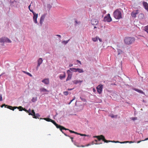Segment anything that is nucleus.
I'll return each instance as SVG.
<instances>
[{"label": "nucleus", "mask_w": 148, "mask_h": 148, "mask_svg": "<svg viewBox=\"0 0 148 148\" xmlns=\"http://www.w3.org/2000/svg\"><path fill=\"white\" fill-rule=\"evenodd\" d=\"M135 40V38L134 37H127L125 38L124 42L125 44L130 45L134 42Z\"/></svg>", "instance_id": "f257e3e1"}, {"label": "nucleus", "mask_w": 148, "mask_h": 148, "mask_svg": "<svg viewBox=\"0 0 148 148\" xmlns=\"http://www.w3.org/2000/svg\"><path fill=\"white\" fill-rule=\"evenodd\" d=\"M114 17L116 19H119L122 18L121 12L118 9L116 10L113 13Z\"/></svg>", "instance_id": "f03ea898"}, {"label": "nucleus", "mask_w": 148, "mask_h": 148, "mask_svg": "<svg viewBox=\"0 0 148 148\" xmlns=\"http://www.w3.org/2000/svg\"><path fill=\"white\" fill-rule=\"evenodd\" d=\"M0 42L1 43H4L5 42L11 43V41L8 38L4 37L0 39Z\"/></svg>", "instance_id": "7ed1b4c3"}, {"label": "nucleus", "mask_w": 148, "mask_h": 148, "mask_svg": "<svg viewBox=\"0 0 148 148\" xmlns=\"http://www.w3.org/2000/svg\"><path fill=\"white\" fill-rule=\"evenodd\" d=\"M112 19L110 16V14H108L107 15L104 17L103 21L104 22L107 21L108 22H110L112 21Z\"/></svg>", "instance_id": "20e7f679"}, {"label": "nucleus", "mask_w": 148, "mask_h": 148, "mask_svg": "<svg viewBox=\"0 0 148 148\" xmlns=\"http://www.w3.org/2000/svg\"><path fill=\"white\" fill-rule=\"evenodd\" d=\"M17 108H18V109L19 110V111H22L23 110H24L26 111V112L28 113H29V115H31V114H30V113H32V111H31V109L30 108L28 110H27L26 109H24L22 107V106H19L17 107Z\"/></svg>", "instance_id": "39448f33"}, {"label": "nucleus", "mask_w": 148, "mask_h": 148, "mask_svg": "<svg viewBox=\"0 0 148 148\" xmlns=\"http://www.w3.org/2000/svg\"><path fill=\"white\" fill-rule=\"evenodd\" d=\"M67 73L68 74V77L66 79V81L70 80L71 79L73 75L72 72L69 70L67 71Z\"/></svg>", "instance_id": "423d86ee"}, {"label": "nucleus", "mask_w": 148, "mask_h": 148, "mask_svg": "<svg viewBox=\"0 0 148 148\" xmlns=\"http://www.w3.org/2000/svg\"><path fill=\"white\" fill-rule=\"evenodd\" d=\"M3 106H5V108H8L11 110H14L17 107L16 106L13 107L11 106L6 105L5 104L2 105V106H1V107L2 108H3Z\"/></svg>", "instance_id": "0eeeda50"}, {"label": "nucleus", "mask_w": 148, "mask_h": 148, "mask_svg": "<svg viewBox=\"0 0 148 148\" xmlns=\"http://www.w3.org/2000/svg\"><path fill=\"white\" fill-rule=\"evenodd\" d=\"M103 88V85L102 84H100L97 87V92L99 94H100L101 93Z\"/></svg>", "instance_id": "6e6552de"}, {"label": "nucleus", "mask_w": 148, "mask_h": 148, "mask_svg": "<svg viewBox=\"0 0 148 148\" xmlns=\"http://www.w3.org/2000/svg\"><path fill=\"white\" fill-rule=\"evenodd\" d=\"M46 15L47 14H44L41 15L40 19V21L39 22V23L40 26H42V23L44 21V19L45 18V17Z\"/></svg>", "instance_id": "1a4fd4ad"}, {"label": "nucleus", "mask_w": 148, "mask_h": 148, "mask_svg": "<svg viewBox=\"0 0 148 148\" xmlns=\"http://www.w3.org/2000/svg\"><path fill=\"white\" fill-rule=\"evenodd\" d=\"M93 137L94 138H97L99 141H100L102 140L103 141H104L105 138L104 136L103 135L98 136H94Z\"/></svg>", "instance_id": "9d476101"}, {"label": "nucleus", "mask_w": 148, "mask_h": 148, "mask_svg": "<svg viewBox=\"0 0 148 148\" xmlns=\"http://www.w3.org/2000/svg\"><path fill=\"white\" fill-rule=\"evenodd\" d=\"M31 115L33 116V117L34 118L37 119L38 118V117L40 116V115L38 113L35 114V112L34 110H32V113H30Z\"/></svg>", "instance_id": "9b49d317"}, {"label": "nucleus", "mask_w": 148, "mask_h": 148, "mask_svg": "<svg viewBox=\"0 0 148 148\" xmlns=\"http://www.w3.org/2000/svg\"><path fill=\"white\" fill-rule=\"evenodd\" d=\"M138 11L139 10H134L131 13V15L132 17H133L134 18H135L136 17V15L139 13Z\"/></svg>", "instance_id": "f8f14e48"}, {"label": "nucleus", "mask_w": 148, "mask_h": 148, "mask_svg": "<svg viewBox=\"0 0 148 148\" xmlns=\"http://www.w3.org/2000/svg\"><path fill=\"white\" fill-rule=\"evenodd\" d=\"M98 20L97 19H93L91 21L92 25H97L98 23Z\"/></svg>", "instance_id": "ddd939ff"}, {"label": "nucleus", "mask_w": 148, "mask_h": 148, "mask_svg": "<svg viewBox=\"0 0 148 148\" xmlns=\"http://www.w3.org/2000/svg\"><path fill=\"white\" fill-rule=\"evenodd\" d=\"M42 82L45 84H49V79L48 78L45 79L42 81Z\"/></svg>", "instance_id": "4468645a"}, {"label": "nucleus", "mask_w": 148, "mask_h": 148, "mask_svg": "<svg viewBox=\"0 0 148 148\" xmlns=\"http://www.w3.org/2000/svg\"><path fill=\"white\" fill-rule=\"evenodd\" d=\"M143 5L145 10H146L148 12V4L146 2H143Z\"/></svg>", "instance_id": "2eb2a0df"}, {"label": "nucleus", "mask_w": 148, "mask_h": 148, "mask_svg": "<svg viewBox=\"0 0 148 148\" xmlns=\"http://www.w3.org/2000/svg\"><path fill=\"white\" fill-rule=\"evenodd\" d=\"M72 82L74 84H76L78 83H80V85H81L82 83L83 82V81L82 80H75L73 81Z\"/></svg>", "instance_id": "dca6fc26"}, {"label": "nucleus", "mask_w": 148, "mask_h": 148, "mask_svg": "<svg viewBox=\"0 0 148 148\" xmlns=\"http://www.w3.org/2000/svg\"><path fill=\"white\" fill-rule=\"evenodd\" d=\"M69 131L71 133H75L77 134H79L81 136H89V135H87L86 134H82L79 133H78L76 132H75L74 131H73L71 130H69Z\"/></svg>", "instance_id": "f3484780"}, {"label": "nucleus", "mask_w": 148, "mask_h": 148, "mask_svg": "<svg viewBox=\"0 0 148 148\" xmlns=\"http://www.w3.org/2000/svg\"><path fill=\"white\" fill-rule=\"evenodd\" d=\"M50 122H51L52 123H53L58 128H59V127H60V125H59L56 123L54 120L51 119Z\"/></svg>", "instance_id": "a211bd4d"}, {"label": "nucleus", "mask_w": 148, "mask_h": 148, "mask_svg": "<svg viewBox=\"0 0 148 148\" xmlns=\"http://www.w3.org/2000/svg\"><path fill=\"white\" fill-rule=\"evenodd\" d=\"M59 128L60 129V131L62 132V133H64L63 131H62L63 130H69V129H66V128H65L64 127L62 126L61 125H60V127H59Z\"/></svg>", "instance_id": "6ab92c4d"}, {"label": "nucleus", "mask_w": 148, "mask_h": 148, "mask_svg": "<svg viewBox=\"0 0 148 148\" xmlns=\"http://www.w3.org/2000/svg\"><path fill=\"white\" fill-rule=\"evenodd\" d=\"M59 128L60 129V131L62 132V133H64L63 131H62L63 130H69V129H66V128H65L64 127L62 126L61 125H60V127H59Z\"/></svg>", "instance_id": "aec40b11"}, {"label": "nucleus", "mask_w": 148, "mask_h": 148, "mask_svg": "<svg viewBox=\"0 0 148 148\" xmlns=\"http://www.w3.org/2000/svg\"><path fill=\"white\" fill-rule=\"evenodd\" d=\"M134 90L141 94H145V93L142 90H140L135 88H134Z\"/></svg>", "instance_id": "412c9836"}, {"label": "nucleus", "mask_w": 148, "mask_h": 148, "mask_svg": "<svg viewBox=\"0 0 148 148\" xmlns=\"http://www.w3.org/2000/svg\"><path fill=\"white\" fill-rule=\"evenodd\" d=\"M145 17L144 15L142 13H140L139 14L138 18L140 19H142Z\"/></svg>", "instance_id": "4be33fe9"}, {"label": "nucleus", "mask_w": 148, "mask_h": 148, "mask_svg": "<svg viewBox=\"0 0 148 148\" xmlns=\"http://www.w3.org/2000/svg\"><path fill=\"white\" fill-rule=\"evenodd\" d=\"M43 60L41 58H40L38 60V64L40 65L42 62Z\"/></svg>", "instance_id": "5701e85b"}, {"label": "nucleus", "mask_w": 148, "mask_h": 148, "mask_svg": "<svg viewBox=\"0 0 148 148\" xmlns=\"http://www.w3.org/2000/svg\"><path fill=\"white\" fill-rule=\"evenodd\" d=\"M40 91L41 92H49V91L44 88H42L40 89Z\"/></svg>", "instance_id": "b1692460"}, {"label": "nucleus", "mask_w": 148, "mask_h": 148, "mask_svg": "<svg viewBox=\"0 0 148 148\" xmlns=\"http://www.w3.org/2000/svg\"><path fill=\"white\" fill-rule=\"evenodd\" d=\"M64 74L63 75H62L61 74L59 76V78L60 79H62L63 78H64L66 77L65 73L64 72Z\"/></svg>", "instance_id": "393cba45"}, {"label": "nucleus", "mask_w": 148, "mask_h": 148, "mask_svg": "<svg viewBox=\"0 0 148 148\" xmlns=\"http://www.w3.org/2000/svg\"><path fill=\"white\" fill-rule=\"evenodd\" d=\"M76 69H77L75 68H70V69L68 70H69V71L71 72L72 71L74 72H77Z\"/></svg>", "instance_id": "a878e982"}, {"label": "nucleus", "mask_w": 148, "mask_h": 148, "mask_svg": "<svg viewBox=\"0 0 148 148\" xmlns=\"http://www.w3.org/2000/svg\"><path fill=\"white\" fill-rule=\"evenodd\" d=\"M76 71L77 72H78L79 73L84 72V71L82 69H79V68L77 69Z\"/></svg>", "instance_id": "bb28decb"}, {"label": "nucleus", "mask_w": 148, "mask_h": 148, "mask_svg": "<svg viewBox=\"0 0 148 148\" xmlns=\"http://www.w3.org/2000/svg\"><path fill=\"white\" fill-rule=\"evenodd\" d=\"M98 37L96 36L95 38H92V40L94 42H96L98 40Z\"/></svg>", "instance_id": "cd10ccee"}, {"label": "nucleus", "mask_w": 148, "mask_h": 148, "mask_svg": "<svg viewBox=\"0 0 148 148\" xmlns=\"http://www.w3.org/2000/svg\"><path fill=\"white\" fill-rule=\"evenodd\" d=\"M33 18H37L38 16V14H36L35 12L34 13H33Z\"/></svg>", "instance_id": "c85d7f7f"}, {"label": "nucleus", "mask_w": 148, "mask_h": 148, "mask_svg": "<svg viewBox=\"0 0 148 148\" xmlns=\"http://www.w3.org/2000/svg\"><path fill=\"white\" fill-rule=\"evenodd\" d=\"M69 40H70L69 39V40H66V41H65V40L63 41H62V43L64 44L65 45H66L68 42L69 41Z\"/></svg>", "instance_id": "c756f323"}, {"label": "nucleus", "mask_w": 148, "mask_h": 148, "mask_svg": "<svg viewBox=\"0 0 148 148\" xmlns=\"http://www.w3.org/2000/svg\"><path fill=\"white\" fill-rule=\"evenodd\" d=\"M104 142L105 143H108L109 142H112V143H116V141L108 140H106V139L105 138V140H104Z\"/></svg>", "instance_id": "7c9ffc66"}, {"label": "nucleus", "mask_w": 148, "mask_h": 148, "mask_svg": "<svg viewBox=\"0 0 148 148\" xmlns=\"http://www.w3.org/2000/svg\"><path fill=\"white\" fill-rule=\"evenodd\" d=\"M37 100V97H33L31 101L33 102H35Z\"/></svg>", "instance_id": "2f4dec72"}, {"label": "nucleus", "mask_w": 148, "mask_h": 148, "mask_svg": "<svg viewBox=\"0 0 148 148\" xmlns=\"http://www.w3.org/2000/svg\"><path fill=\"white\" fill-rule=\"evenodd\" d=\"M134 142H133L132 141H126L122 142V143H121V144L125 143H133Z\"/></svg>", "instance_id": "473e14b6"}, {"label": "nucleus", "mask_w": 148, "mask_h": 148, "mask_svg": "<svg viewBox=\"0 0 148 148\" xmlns=\"http://www.w3.org/2000/svg\"><path fill=\"white\" fill-rule=\"evenodd\" d=\"M52 6L50 4H47V7L48 8V10H49L51 8Z\"/></svg>", "instance_id": "72a5a7b5"}, {"label": "nucleus", "mask_w": 148, "mask_h": 148, "mask_svg": "<svg viewBox=\"0 0 148 148\" xmlns=\"http://www.w3.org/2000/svg\"><path fill=\"white\" fill-rule=\"evenodd\" d=\"M144 30L148 34V25L145 27Z\"/></svg>", "instance_id": "f704fd0d"}, {"label": "nucleus", "mask_w": 148, "mask_h": 148, "mask_svg": "<svg viewBox=\"0 0 148 148\" xmlns=\"http://www.w3.org/2000/svg\"><path fill=\"white\" fill-rule=\"evenodd\" d=\"M117 50L118 52V55L120 54V53H122L123 52V51L122 50L119 49H118Z\"/></svg>", "instance_id": "c9c22d12"}, {"label": "nucleus", "mask_w": 148, "mask_h": 148, "mask_svg": "<svg viewBox=\"0 0 148 148\" xmlns=\"http://www.w3.org/2000/svg\"><path fill=\"white\" fill-rule=\"evenodd\" d=\"M43 119L47 121L50 122L51 119L49 118H44Z\"/></svg>", "instance_id": "e433bc0d"}, {"label": "nucleus", "mask_w": 148, "mask_h": 148, "mask_svg": "<svg viewBox=\"0 0 148 148\" xmlns=\"http://www.w3.org/2000/svg\"><path fill=\"white\" fill-rule=\"evenodd\" d=\"M37 18H33V21L35 23H38H38L37 21Z\"/></svg>", "instance_id": "4c0bfd02"}, {"label": "nucleus", "mask_w": 148, "mask_h": 148, "mask_svg": "<svg viewBox=\"0 0 148 148\" xmlns=\"http://www.w3.org/2000/svg\"><path fill=\"white\" fill-rule=\"evenodd\" d=\"M37 18H33V21L35 23H38H38L37 21Z\"/></svg>", "instance_id": "58836bf2"}, {"label": "nucleus", "mask_w": 148, "mask_h": 148, "mask_svg": "<svg viewBox=\"0 0 148 148\" xmlns=\"http://www.w3.org/2000/svg\"><path fill=\"white\" fill-rule=\"evenodd\" d=\"M63 94L64 95L67 96L68 95L69 92L67 91H64L63 92Z\"/></svg>", "instance_id": "ea45409f"}, {"label": "nucleus", "mask_w": 148, "mask_h": 148, "mask_svg": "<svg viewBox=\"0 0 148 148\" xmlns=\"http://www.w3.org/2000/svg\"><path fill=\"white\" fill-rule=\"evenodd\" d=\"M80 98L82 101L84 102H86V100L85 99L82 98L81 97H80Z\"/></svg>", "instance_id": "a19ab883"}, {"label": "nucleus", "mask_w": 148, "mask_h": 148, "mask_svg": "<svg viewBox=\"0 0 148 148\" xmlns=\"http://www.w3.org/2000/svg\"><path fill=\"white\" fill-rule=\"evenodd\" d=\"M131 119L133 121H135V120L137 119V118L136 117H133L131 118Z\"/></svg>", "instance_id": "79ce46f5"}, {"label": "nucleus", "mask_w": 148, "mask_h": 148, "mask_svg": "<svg viewBox=\"0 0 148 148\" xmlns=\"http://www.w3.org/2000/svg\"><path fill=\"white\" fill-rule=\"evenodd\" d=\"M26 74L28 75L29 76H30V77H32V74H30V73H28V72H27Z\"/></svg>", "instance_id": "37998d69"}, {"label": "nucleus", "mask_w": 148, "mask_h": 148, "mask_svg": "<svg viewBox=\"0 0 148 148\" xmlns=\"http://www.w3.org/2000/svg\"><path fill=\"white\" fill-rule=\"evenodd\" d=\"M2 100V98L1 95H0V101Z\"/></svg>", "instance_id": "c03bdc74"}, {"label": "nucleus", "mask_w": 148, "mask_h": 148, "mask_svg": "<svg viewBox=\"0 0 148 148\" xmlns=\"http://www.w3.org/2000/svg\"><path fill=\"white\" fill-rule=\"evenodd\" d=\"M40 64H39V65H38H38H37V66L36 67V70H38V68L40 66Z\"/></svg>", "instance_id": "a18cd8bd"}, {"label": "nucleus", "mask_w": 148, "mask_h": 148, "mask_svg": "<svg viewBox=\"0 0 148 148\" xmlns=\"http://www.w3.org/2000/svg\"><path fill=\"white\" fill-rule=\"evenodd\" d=\"M29 10L31 12H32L33 13L34 12V11H33V10L32 9H29Z\"/></svg>", "instance_id": "49530a36"}, {"label": "nucleus", "mask_w": 148, "mask_h": 148, "mask_svg": "<svg viewBox=\"0 0 148 148\" xmlns=\"http://www.w3.org/2000/svg\"><path fill=\"white\" fill-rule=\"evenodd\" d=\"M77 62L78 63H79L80 64H81V62L80 61H79V60H77Z\"/></svg>", "instance_id": "de8ad7c7"}, {"label": "nucleus", "mask_w": 148, "mask_h": 148, "mask_svg": "<svg viewBox=\"0 0 148 148\" xmlns=\"http://www.w3.org/2000/svg\"><path fill=\"white\" fill-rule=\"evenodd\" d=\"M73 66V64H69V67H71Z\"/></svg>", "instance_id": "09e8293b"}, {"label": "nucleus", "mask_w": 148, "mask_h": 148, "mask_svg": "<svg viewBox=\"0 0 148 148\" xmlns=\"http://www.w3.org/2000/svg\"><path fill=\"white\" fill-rule=\"evenodd\" d=\"M75 97H74L73 98V99H72V100H71V101H70V102H72L74 100H75Z\"/></svg>", "instance_id": "8fccbe9b"}, {"label": "nucleus", "mask_w": 148, "mask_h": 148, "mask_svg": "<svg viewBox=\"0 0 148 148\" xmlns=\"http://www.w3.org/2000/svg\"><path fill=\"white\" fill-rule=\"evenodd\" d=\"M73 88H68V90H73Z\"/></svg>", "instance_id": "3c124183"}, {"label": "nucleus", "mask_w": 148, "mask_h": 148, "mask_svg": "<svg viewBox=\"0 0 148 148\" xmlns=\"http://www.w3.org/2000/svg\"><path fill=\"white\" fill-rule=\"evenodd\" d=\"M32 3V2L31 3H30V5L28 6V8H29V9H30V7L31 6V4Z\"/></svg>", "instance_id": "603ef678"}, {"label": "nucleus", "mask_w": 148, "mask_h": 148, "mask_svg": "<svg viewBox=\"0 0 148 148\" xmlns=\"http://www.w3.org/2000/svg\"><path fill=\"white\" fill-rule=\"evenodd\" d=\"M90 144H88L87 145H86L85 146H86H86H90Z\"/></svg>", "instance_id": "864d4df0"}, {"label": "nucleus", "mask_w": 148, "mask_h": 148, "mask_svg": "<svg viewBox=\"0 0 148 148\" xmlns=\"http://www.w3.org/2000/svg\"><path fill=\"white\" fill-rule=\"evenodd\" d=\"M56 36L60 38L61 37V36L60 35H56Z\"/></svg>", "instance_id": "5fc2aeb1"}, {"label": "nucleus", "mask_w": 148, "mask_h": 148, "mask_svg": "<svg viewBox=\"0 0 148 148\" xmlns=\"http://www.w3.org/2000/svg\"><path fill=\"white\" fill-rule=\"evenodd\" d=\"M98 39H99V41H100L101 42L102 41V39L101 38H99Z\"/></svg>", "instance_id": "6e6d98bb"}, {"label": "nucleus", "mask_w": 148, "mask_h": 148, "mask_svg": "<svg viewBox=\"0 0 148 148\" xmlns=\"http://www.w3.org/2000/svg\"><path fill=\"white\" fill-rule=\"evenodd\" d=\"M143 141V140H140V141H138L137 142V143H140V142L142 141Z\"/></svg>", "instance_id": "4d7b16f0"}, {"label": "nucleus", "mask_w": 148, "mask_h": 148, "mask_svg": "<svg viewBox=\"0 0 148 148\" xmlns=\"http://www.w3.org/2000/svg\"><path fill=\"white\" fill-rule=\"evenodd\" d=\"M78 147H80V146H78ZM82 147H86L85 145H81V146H80Z\"/></svg>", "instance_id": "13d9d810"}, {"label": "nucleus", "mask_w": 148, "mask_h": 148, "mask_svg": "<svg viewBox=\"0 0 148 148\" xmlns=\"http://www.w3.org/2000/svg\"><path fill=\"white\" fill-rule=\"evenodd\" d=\"M75 24H78V23L77 21H75Z\"/></svg>", "instance_id": "bf43d9fd"}, {"label": "nucleus", "mask_w": 148, "mask_h": 148, "mask_svg": "<svg viewBox=\"0 0 148 148\" xmlns=\"http://www.w3.org/2000/svg\"><path fill=\"white\" fill-rule=\"evenodd\" d=\"M122 143V142H120L119 141H116V143Z\"/></svg>", "instance_id": "052dcab7"}, {"label": "nucleus", "mask_w": 148, "mask_h": 148, "mask_svg": "<svg viewBox=\"0 0 148 148\" xmlns=\"http://www.w3.org/2000/svg\"><path fill=\"white\" fill-rule=\"evenodd\" d=\"M93 91L94 92H95L96 91L95 90V89L94 88H93Z\"/></svg>", "instance_id": "680f3d73"}, {"label": "nucleus", "mask_w": 148, "mask_h": 148, "mask_svg": "<svg viewBox=\"0 0 148 148\" xmlns=\"http://www.w3.org/2000/svg\"><path fill=\"white\" fill-rule=\"evenodd\" d=\"M148 140V138H146L145 140H143V141H144V140Z\"/></svg>", "instance_id": "e2e57ef3"}, {"label": "nucleus", "mask_w": 148, "mask_h": 148, "mask_svg": "<svg viewBox=\"0 0 148 148\" xmlns=\"http://www.w3.org/2000/svg\"><path fill=\"white\" fill-rule=\"evenodd\" d=\"M64 135H65L66 136H68V135H67L65 133H64Z\"/></svg>", "instance_id": "0e129e2a"}, {"label": "nucleus", "mask_w": 148, "mask_h": 148, "mask_svg": "<svg viewBox=\"0 0 148 148\" xmlns=\"http://www.w3.org/2000/svg\"><path fill=\"white\" fill-rule=\"evenodd\" d=\"M23 72L25 74H26V73L27 72L24 71H23Z\"/></svg>", "instance_id": "69168bd1"}, {"label": "nucleus", "mask_w": 148, "mask_h": 148, "mask_svg": "<svg viewBox=\"0 0 148 148\" xmlns=\"http://www.w3.org/2000/svg\"><path fill=\"white\" fill-rule=\"evenodd\" d=\"M94 142L93 141H92V145H93L94 144Z\"/></svg>", "instance_id": "338daca9"}, {"label": "nucleus", "mask_w": 148, "mask_h": 148, "mask_svg": "<svg viewBox=\"0 0 148 148\" xmlns=\"http://www.w3.org/2000/svg\"><path fill=\"white\" fill-rule=\"evenodd\" d=\"M95 141L96 142H97V140H95Z\"/></svg>", "instance_id": "774afa93"}]
</instances>
